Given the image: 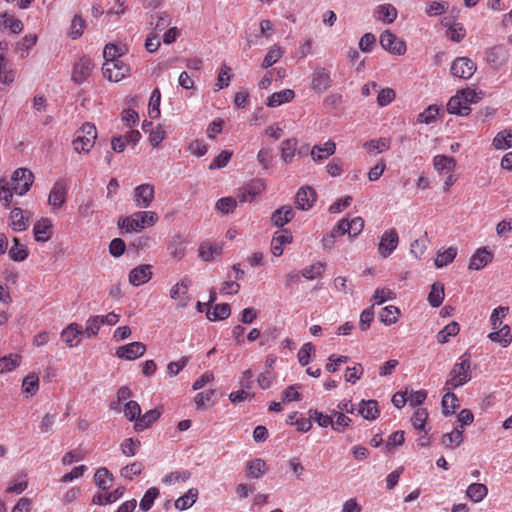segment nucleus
<instances>
[{
    "label": "nucleus",
    "instance_id": "obj_43",
    "mask_svg": "<svg viewBox=\"0 0 512 512\" xmlns=\"http://www.w3.org/2000/svg\"><path fill=\"white\" fill-rule=\"evenodd\" d=\"M298 141L295 138H290L284 140L281 144V159L285 163L292 162L296 149H297Z\"/></svg>",
    "mask_w": 512,
    "mask_h": 512
},
{
    "label": "nucleus",
    "instance_id": "obj_3",
    "mask_svg": "<svg viewBox=\"0 0 512 512\" xmlns=\"http://www.w3.org/2000/svg\"><path fill=\"white\" fill-rule=\"evenodd\" d=\"M97 139V129L94 124L86 122L77 131L73 140L74 150L78 153H88Z\"/></svg>",
    "mask_w": 512,
    "mask_h": 512
},
{
    "label": "nucleus",
    "instance_id": "obj_11",
    "mask_svg": "<svg viewBox=\"0 0 512 512\" xmlns=\"http://www.w3.org/2000/svg\"><path fill=\"white\" fill-rule=\"evenodd\" d=\"M399 243V236L395 228H391L384 232L382 235L378 251L383 258L389 257L393 251L397 248Z\"/></svg>",
    "mask_w": 512,
    "mask_h": 512
},
{
    "label": "nucleus",
    "instance_id": "obj_41",
    "mask_svg": "<svg viewBox=\"0 0 512 512\" xmlns=\"http://www.w3.org/2000/svg\"><path fill=\"white\" fill-rule=\"evenodd\" d=\"M460 331V326L456 321H451L437 334V341L439 344L449 342L451 337L456 336Z\"/></svg>",
    "mask_w": 512,
    "mask_h": 512
},
{
    "label": "nucleus",
    "instance_id": "obj_5",
    "mask_svg": "<svg viewBox=\"0 0 512 512\" xmlns=\"http://www.w3.org/2000/svg\"><path fill=\"white\" fill-rule=\"evenodd\" d=\"M381 47L394 55H404L406 52V43L399 39L390 30H385L379 37Z\"/></svg>",
    "mask_w": 512,
    "mask_h": 512
},
{
    "label": "nucleus",
    "instance_id": "obj_49",
    "mask_svg": "<svg viewBox=\"0 0 512 512\" xmlns=\"http://www.w3.org/2000/svg\"><path fill=\"white\" fill-rule=\"evenodd\" d=\"M9 257L16 262L24 261L28 257V251L16 237L13 238V245L9 250Z\"/></svg>",
    "mask_w": 512,
    "mask_h": 512
},
{
    "label": "nucleus",
    "instance_id": "obj_17",
    "mask_svg": "<svg viewBox=\"0 0 512 512\" xmlns=\"http://www.w3.org/2000/svg\"><path fill=\"white\" fill-rule=\"evenodd\" d=\"M83 335V329L81 325L77 323H70L61 332V339L69 348L76 347L81 342V336Z\"/></svg>",
    "mask_w": 512,
    "mask_h": 512
},
{
    "label": "nucleus",
    "instance_id": "obj_37",
    "mask_svg": "<svg viewBox=\"0 0 512 512\" xmlns=\"http://www.w3.org/2000/svg\"><path fill=\"white\" fill-rule=\"evenodd\" d=\"M22 357L17 353H11L9 355L0 358V374L8 373L13 371L21 364Z\"/></svg>",
    "mask_w": 512,
    "mask_h": 512
},
{
    "label": "nucleus",
    "instance_id": "obj_48",
    "mask_svg": "<svg viewBox=\"0 0 512 512\" xmlns=\"http://www.w3.org/2000/svg\"><path fill=\"white\" fill-rule=\"evenodd\" d=\"M457 256V249L455 247H449L442 252H438L434 264L437 268H442L452 263Z\"/></svg>",
    "mask_w": 512,
    "mask_h": 512
},
{
    "label": "nucleus",
    "instance_id": "obj_54",
    "mask_svg": "<svg viewBox=\"0 0 512 512\" xmlns=\"http://www.w3.org/2000/svg\"><path fill=\"white\" fill-rule=\"evenodd\" d=\"M23 392L28 396H33L39 389V378L36 374L27 375L22 382Z\"/></svg>",
    "mask_w": 512,
    "mask_h": 512
},
{
    "label": "nucleus",
    "instance_id": "obj_27",
    "mask_svg": "<svg viewBox=\"0 0 512 512\" xmlns=\"http://www.w3.org/2000/svg\"><path fill=\"white\" fill-rule=\"evenodd\" d=\"M199 257L204 261H212L222 254V245L216 242H203L199 246Z\"/></svg>",
    "mask_w": 512,
    "mask_h": 512
},
{
    "label": "nucleus",
    "instance_id": "obj_18",
    "mask_svg": "<svg viewBox=\"0 0 512 512\" xmlns=\"http://www.w3.org/2000/svg\"><path fill=\"white\" fill-rule=\"evenodd\" d=\"M493 253L487 247H481L471 256L468 268L470 270H481L493 260Z\"/></svg>",
    "mask_w": 512,
    "mask_h": 512
},
{
    "label": "nucleus",
    "instance_id": "obj_47",
    "mask_svg": "<svg viewBox=\"0 0 512 512\" xmlns=\"http://www.w3.org/2000/svg\"><path fill=\"white\" fill-rule=\"evenodd\" d=\"M231 314L230 305L227 303L216 304L212 311H208L206 316L210 321L227 319Z\"/></svg>",
    "mask_w": 512,
    "mask_h": 512
},
{
    "label": "nucleus",
    "instance_id": "obj_30",
    "mask_svg": "<svg viewBox=\"0 0 512 512\" xmlns=\"http://www.w3.org/2000/svg\"><path fill=\"white\" fill-rule=\"evenodd\" d=\"M434 169L439 173H453L456 168V161L453 157L446 155H436L433 158Z\"/></svg>",
    "mask_w": 512,
    "mask_h": 512
},
{
    "label": "nucleus",
    "instance_id": "obj_13",
    "mask_svg": "<svg viewBox=\"0 0 512 512\" xmlns=\"http://www.w3.org/2000/svg\"><path fill=\"white\" fill-rule=\"evenodd\" d=\"M93 67L94 65L89 57L80 58L73 66L72 80L76 84H82L89 78Z\"/></svg>",
    "mask_w": 512,
    "mask_h": 512
},
{
    "label": "nucleus",
    "instance_id": "obj_61",
    "mask_svg": "<svg viewBox=\"0 0 512 512\" xmlns=\"http://www.w3.org/2000/svg\"><path fill=\"white\" fill-rule=\"evenodd\" d=\"M447 36L453 42H461L466 36V29L462 23H454L447 30Z\"/></svg>",
    "mask_w": 512,
    "mask_h": 512
},
{
    "label": "nucleus",
    "instance_id": "obj_57",
    "mask_svg": "<svg viewBox=\"0 0 512 512\" xmlns=\"http://www.w3.org/2000/svg\"><path fill=\"white\" fill-rule=\"evenodd\" d=\"M103 325L100 315L91 316L86 320L85 333L88 337L96 336Z\"/></svg>",
    "mask_w": 512,
    "mask_h": 512
},
{
    "label": "nucleus",
    "instance_id": "obj_55",
    "mask_svg": "<svg viewBox=\"0 0 512 512\" xmlns=\"http://www.w3.org/2000/svg\"><path fill=\"white\" fill-rule=\"evenodd\" d=\"M509 308L506 306H499L492 311L490 322L493 330L503 327L502 319L507 316Z\"/></svg>",
    "mask_w": 512,
    "mask_h": 512
},
{
    "label": "nucleus",
    "instance_id": "obj_26",
    "mask_svg": "<svg viewBox=\"0 0 512 512\" xmlns=\"http://www.w3.org/2000/svg\"><path fill=\"white\" fill-rule=\"evenodd\" d=\"M447 111L450 114H456L460 116H467L471 109L466 105L463 97L460 95L459 91L456 95L452 96L447 103Z\"/></svg>",
    "mask_w": 512,
    "mask_h": 512
},
{
    "label": "nucleus",
    "instance_id": "obj_20",
    "mask_svg": "<svg viewBox=\"0 0 512 512\" xmlns=\"http://www.w3.org/2000/svg\"><path fill=\"white\" fill-rule=\"evenodd\" d=\"M34 237L37 242H47L50 240L53 234L52 221L43 217L36 221L33 227Z\"/></svg>",
    "mask_w": 512,
    "mask_h": 512
},
{
    "label": "nucleus",
    "instance_id": "obj_1",
    "mask_svg": "<svg viewBox=\"0 0 512 512\" xmlns=\"http://www.w3.org/2000/svg\"><path fill=\"white\" fill-rule=\"evenodd\" d=\"M460 359L461 361L453 366L448 375L444 388L446 390H453L463 386L471 379L470 356L467 353H464Z\"/></svg>",
    "mask_w": 512,
    "mask_h": 512
},
{
    "label": "nucleus",
    "instance_id": "obj_25",
    "mask_svg": "<svg viewBox=\"0 0 512 512\" xmlns=\"http://www.w3.org/2000/svg\"><path fill=\"white\" fill-rule=\"evenodd\" d=\"M125 492L124 487H118L114 491L108 492L102 491L100 493H97L93 496L92 502L96 505H107L116 502L118 499H120Z\"/></svg>",
    "mask_w": 512,
    "mask_h": 512
},
{
    "label": "nucleus",
    "instance_id": "obj_10",
    "mask_svg": "<svg viewBox=\"0 0 512 512\" xmlns=\"http://www.w3.org/2000/svg\"><path fill=\"white\" fill-rule=\"evenodd\" d=\"M332 84L331 72L325 67H317L311 75V87L316 93H324Z\"/></svg>",
    "mask_w": 512,
    "mask_h": 512
},
{
    "label": "nucleus",
    "instance_id": "obj_42",
    "mask_svg": "<svg viewBox=\"0 0 512 512\" xmlns=\"http://www.w3.org/2000/svg\"><path fill=\"white\" fill-rule=\"evenodd\" d=\"M246 470L249 477L257 479L266 473L267 467L264 460L257 458L247 463Z\"/></svg>",
    "mask_w": 512,
    "mask_h": 512
},
{
    "label": "nucleus",
    "instance_id": "obj_2",
    "mask_svg": "<svg viewBox=\"0 0 512 512\" xmlns=\"http://www.w3.org/2000/svg\"><path fill=\"white\" fill-rule=\"evenodd\" d=\"M158 221V215L153 211L135 212L131 216L119 220L118 225L126 232L140 231L152 227Z\"/></svg>",
    "mask_w": 512,
    "mask_h": 512
},
{
    "label": "nucleus",
    "instance_id": "obj_45",
    "mask_svg": "<svg viewBox=\"0 0 512 512\" xmlns=\"http://www.w3.org/2000/svg\"><path fill=\"white\" fill-rule=\"evenodd\" d=\"M359 413L367 420H374L379 416L378 403L376 400L362 401Z\"/></svg>",
    "mask_w": 512,
    "mask_h": 512
},
{
    "label": "nucleus",
    "instance_id": "obj_23",
    "mask_svg": "<svg viewBox=\"0 0 512 512\" xmlns=\"http://www.w3.org/2000/svg\"><path fill=\"white\" fill-rule=\"evenodd\" d=\"M336 151V144L332 140L325 142L324 146L314 145L311 149L312 160L316 163H321L332 156Z\"/></svg>",
    "mask_w": 512,
    "mask_h": 512
},
{
    "label": "nucleus",
    "instance_id": "obj_58",
    "mask_svg": "<svg viewBox=\"0 0 512 512\" xmlns=\"http://www.w3.org/2000/svg\"><path fill=\"white\" fill-rule=\"evenodd\" d=\"M449 9V3L447 1H431L427 4L425 12L428 16L442 15Z\"/></svg>",
    "mask_w": 512,
    "mask_h": 512
},
{
    "label": "nucleus",
    "instance_id": "obj_60",
    "mask_svg": "<svg viewBox=\"0 0 512 512\" xmlns=\"http://www.w3.org/2000/svg\"><path fill=\"white\" fill-rule=\"evenodd\" d=\"M191 476V473L188 470L174 471L171 472L163 478V482L168 485H173L178 482H185Z\"/></svg>",
    "mask_w": 512,
    "mask_h": 512
},
{
    "label": "nucleus",
    "instance_id": "obj_9",
    "mask_svg": "<svg viewBox=\"0 0 512 512\" xmlns=\"http://www.w3.org/2000/svg\"><path fill=\"white\" fill-rule=\"evenodd\" d=\"M485 60L494 69H499L507 64L509 50L504 45H495L485 52Z\"/></svg>",
    "mask_w": 512,
    "mask_h": 512
},
{
    "label": "nucleus",
    "instance_id": "obj_19",
    "mask_svg": "<svg viewBox=\"0 0 512 512\" xmlns=\"http://www.w3.org/2000/svg\"><path fill=\"white\" fill-rule=\"evenodd\" d=\"M152 276V266L149 264H142L130 271L129 282L133 286H140L147 283Z\"/></svg>",
    "mask_w": 512,
    "mask_h": 512
},
{
    "label": "nucleus",
    "instance_id": "obj_64",
    "mask_svg": "<svg viewBox=\"0 0 512 512\" xmlns=\"http://www.w3.org/2000/svg\"><path fill=\"white\" fill-rule=\"evenodd\" d=\"M395 297V293L389 288H378L375 290L371 301L373 305H380L386 300H391Z\"/></svg>",
    "mask_w": 512,
    "mask_h": 512
},
{
    "label": "nucleus",
    "instance_id": "obj_40",
    "mask_svg": "<svg viewBox=\"0 0 512 512\" xmlns=\"http://www.w3.org/2000/svg\"><path fill=\"white\" fill-rule=\"evenodd\" d=\"M450 391L451 390H447L442 397V411L445 416L452 415L459 407V400L457 396Z\"/></svg>",
    "mask_w": 512,
    "mask_h": 512
},
{
    "label": "nucleus",
    "instance_id": "obj_38",
    "mask_svg": "<svg viewBox=\"0 0 512 512\" xmlns=\"http://www.w3.org/2000/svg\"><path fill=\"white\" fill-rule=\"evenodd\" d=\"M487 494L488 488L482 483H472L466 490L467 497L475 503L482 501L487 496Z\"/></svg>",
    "mask_w": 512,
    "mask_h": 512
},
{
    "label": "nucleus",
    "instance_id": "obj_50",
    "mask_svg": "<svg viewBox=\"0 0 512 512\" xmlns=\"http://www.w3.org/2000/svg\"><path fill=\"white\" fill-rule=\"evenodd\" d=\"M444 286L441 283H434L428 295V302L432 307H439L444 300Z\"/></svg>",
    "mask_w": 512,
    "mask_h": 512
},
{
    "label": "nucleus",
    "instance_id": "obj_39",
    "mask_svg": "<svg viewBox=\"0 0 512 512\" xmlns=\"http://www.w3.org/2000/svg\"><path fill=\"white\" fill-rule=\"evenodd\" d=\"M198 494V489L190 488L183 496L175 501V508L179 510L190 508L198 499Z\"/></svg>",
    "mask_w": 512,
    "mask_h": 512
},
{
    "label": "nucleus",
    "instance_id": "obj_46",
    "mask_svg": "<svg viewBox=\"0 0 512 512\" xmlns=\"http://www.w3.org/2000/svg\"><path fill=\"white\" fill-rule=\"evenodd\" d=\"M284 54L282 47L278 44H274L269 48L261 64L262 68L267 69L275 64Z\"/></svg>",
    "mask_w": 512,
    "mask_h": 512
},
{
    "label": "nucleus",
    "instance_id": "obj_22",
    "mask_svg": "<svg viewBox=\"0 0 512 512\" xmlns=\"http://www.w3.org/2000/svg\"><path fill=\"white\" fill-rule=\"evenodd\" d=\"M264 189L265 184L262 180H253L244 188V190L241 193L238 194V201L240 203L251 202L257 195L262 193Z\"/></svg>",
    "mask_w": 512,
    "mask_h": 512
},
{
    "label": "nucleus",
    "instance_id": "obj_36",
    "mask_svg": "<svg viewBox=\"0 0 512 512\" xmlns=\"http://www.w3.org/2000/svg\"><path fill=\"white\" fill-rule=\"evenodd\" d=\"M464 429L455 428L450 433L443 434L441 443L446 448H456L463 442Z\"/></svg>",
    "mask_w": 512,
    "mask_h": 512
},
{
    "label": "nucleus",
    "instance_id": "obj_24",
    "mask_svg": "<svg viewBox=\"0 0 512 512\" xmlns=\"http://www.w3.org/2000/svg\"><path fill=\"white\" fill-rule=\"evenodd\" d=\"M190 286V280L187 277L181 279V281L177 282L170 289V297L173 300H179V306L185 307L188 304V299L186 295L188 293V289Z\"/></svg>",
    "mask_w": 512,
    "mask_h": 512
},
{
    "label": "nucleus",
    "instance_id": "obj_21",
    "mask_svg": "<svg viewBox=\"0 0 512 512\" xmlns=\"http://www.w3.org/2000/svg\"><path fill=\"white\" fill-rule=\"evenodd\" d=\"M292 239L291 232L286 229L275 232L271 240V253L276 257L281 256L284 245L291 243Z\"/></svg>",
    "mask_w": 512,
    "mask_h": 512
},
{
    "label": "nucleus",
    "instance_id": "obj_29",
    "mask_svg": "<svg viewBox=\"0 0 512 512\" xmlns=\"http://www.w3.org/2000/svg\"><path fill=\"white\" fill-rule=\"evenodd\" d=\"M294 217V211L291 206H282L275 210L271 216V222L276 227H283Z\"/></svg>",
    "mask_w": 512,
    "mask_h": 512
},
{
    "label": "nucleus",
    "instance_id": "obj_34",
    "mask_svg": "<svg viewBox=\"0 0 512 512\" xmlns=\"http://www.w3.org/2000/svg\"><path fill=\"white\" fill-rule=\"evenodd\" d=\"M94 482L101 491H106L112 485L113 475L107 468L101 467L94 474Z\"/></svg>",
    "mask_w": 512,
    "mask_h": 512
},
{
    "label": "nucleus",
    "instance_id": "obj_56",
    "mask_svg": "<svg viewBox=\"0 0 512 512\" xmlns=\"http://www.w3.org/2000/svg\"><path fill=\"white\" fill-rule=\"evenodd\" d=\"M125 53V49L115 44H107L103 51L105 62H113Z\"/></svg>",
    "mask_w": 512,
    "mask_h": 512
},
{
    "label": "nucleus",
    "instance_id": "obj_63",
    "mask_svg": "<svg viewBox=\"0 0 512 512\" xmlns=\"http://www.w3.org/2000/svg\"><path fill=\"white\" fill-rule=\"evenodd\" d=\"M232 157V152L228 150H223L220 152L218 156H216L212 162L209 164V170L221 169L229 163Z\"/></svg>",
    "mask_w": 512,
    "mask_h": 512
},
{
    "label": "nucleus",
    "instance_id": "obj_16",
    "mask_svg": "<svg viewBox=\"0 0 512 512\" xmlns=\"http://www.w3.org/2000/svg\"><path fill=\"white\" fill-rule=\"evenodd\" d=\"M30 217L31 213L29 211L15 207L10 212L9 225L16 232L25 231L28 228Z\"/></svg>",
    "mask_w": 512,
    "mask_h": 512
},
{
    "label": "nucleus",
    "instance_id": "obj_6",
    "mask_svg": "<svg viewBox=\"0 0 512 512\" xmlns=\"http://www.w3.org/2000/svg\"><path fill=\"white\" fill-rule=\"evenodd\" d=\"M67 193V182L63 179L57 180L52 186L48 196V203L51 206L52 211L59 210L65 204Z\"/></svg>",
    "mask_w": 512,
    "mask_h": 512
},
{
    "label": "nucleus",
    "instance_id": "obj_59",
    "mask_svg": "<svg viewBox=\"0 0 512 512\" xmlns=\"http://www.w3.org/2000/svg\"><path fill=\"white\" fill-rule=\"evenodd\" d=\"M159 496V490L155 487L149 488L144 496L142 497L140 501V509L143 511H149L153 504L155 499Z\"/></svg>",
    "mask_w": 512,
    "mask_h": 512
},
{
    "label": "nucleus",
    "instance_id": "obj_52",
    "mask_svg": "<svg viewBox=\"0 0 512 512\" xmlns=\"http://www.w3.org/2000/svg\"><path fill=\"white\" fill-rule=\"evenodd\" d=\"M493 146L498 150H505L512 147V131H501L493 139Z\"/></svg>",
    "mask_w": 512,
    "mask_h": 512
},
{
    "label": "nucleus",
    "instance_id": "obj_62",
    "mask_svg": "<svg viewBox=\"0 0 512 512\" xmlns=\"http://www.w3.org/2000/svg\"><path fill=\"white\" fill-rule=\"evenodd\" d=\"M439 114V108L437 105L428 106L423 112L418 115L417 121L419 123L430 124L436 120Z\"/></svg>",
    "mask_w": 512,
    "mask_h": 512
},
{
    "label": "nucleus",
    "instance_id": "obj_35",
    "mask_svg": "<svg viewBox=\"0 0 512 512\" xmlns=\"http://www.w3.org/2000/svg\"><path fill=\"white\" fill-rule=\"evenodd\" d=\"M161 415V412L158 409H152L146 412L144 415L140 414V417L135 423V430L142 431L148 427H150Z\"/></svg>",
    "mask_w": 512,
    "mask_h": 512
},
{
    "label": "nucleus",
    "instance_id": "obj_51",
    "mask_svg": "<svg viewBox=\"0 0 512 512\" xmlns=\"http://www.w3.org/2000/svg\"><path fill=\"white\" fill-rule=\"evenodd\" d=\"M325 271V264L322 262H316L309 266H306L302 271L301 275L307 280H314L320 278Z\"/></svg>",
    "mask_w": 512,
    "mask_h": 512
},
{
    "label": "nucleus",
    "instance_id": "obj_32",
    "mask_svg": "<svg viewBox=\"0 0 512 512\" xmlns=\"http://www.w3.org/2000/svg\"><path fill=\"white\" fill-rule=\"evenodd\" d=\"M488 338L493 342L499 343L502 347H507L512 342L510 327L505 324L503 327L489 333Z\"/></svg>",
    "mask_w": 512,
    "mask_h": 512
},
{
    "label": "nucleus",
    "instance_id": "obj_8",
    "mask_svg": "<svg viewBox=\"0 0 512 512\" xmlns=\"http://www.w3.org/2000/svg\"><path fill=\"white\" fill-rule=\"evenodd\" d=\"M477 69L476 63L468 57H457L450 68L451 74L460 79L471 78Z\"/></svg>",
    "mask_w": 512,
    "mask_h": 512
},
{
    "label": "nucleus",
    "instance_id": "obj_28",
    "mask_svg": "<svg viewBox=\"0 0 512 512\" xmlns=\"http://www.w3.org/2000/svg\"><path fill=\"white\" fill-rule=\"evenodd\" d=\"M397 9L391 4H381L374 10V17L383 23H393L397 18Z\"/></svg>",
    "mask_w": 512,
    "mask_h": 512
},
{
    "label": "nucleus",
    "instance_id": "obj_33",
    "mask_svg": "<svg viewBox=\"0 0 512 512\" xmlns=\"http://www.w3.org/2000/svg\"><path fill=\"white\" fill-rule=\"evenodd\" d=\"M391 141L389 138L381 137L372 139L363 144V148L369 154H378L387 151L390 148Z\"/></svg>",
    "mask_w": 512,
    "mask_h": 512
},
{
    "label": "nucleus",
    "instance_id": "obj_53",
    "mask_svg": "<svg viewBox=\"0 0 512 512\" xmlns=\"http://www.w3.org/2000/svg\"><path fill=\"white\" fill-rule=\"evenodd\" d=\"M161 92L158 88H155L150 96L148 113L151 118H158L161 114L160 111Z\"/></svg>",
    "mask_w": 512,
    "mask_h": 512
},
{
    "label": "nucleus",
    "instance_id": "obj_15",
    "mask_svg": "<svg viewBox=\"0 0 512 512\" xmlns=\"http://www.w3.org/2000/svg\"><path fill=\"white\" fill-rule=\"evenodd\" d=\"M154 186L151 184H142L134 189V202L139 208H147L154 200Z\"/></svg>",
    "mask_w": 512,
    "mask_h": 512
},
{
    "label": "nucleus",
    "instance_id": "obj_44",
    "mask_svg": "<svg viewBox=\"0 0 512 512\" xmlns=\"http://www.w3.org/2000/svg\"><path fill=\"white\" fill-rule=\"evenodd\" d=\"M400 316V310L394 306L389 305L381 309L379 313V319L385 325H392L398 321Z\"/></svg>",
    "mask_w": 512,
    "mask_h": 512
},
{
    "label": "nucleus",
    "instance_id": "obj_7",
    "mask_svg": "<svg viewBox=\"0 0 512 512\" xmlns=\"http://www.w3.org/2000/svg\"><path fill=\"white\" fill-rule=\"evenodd\" d=\"M102 71L104 77L109 81L119 82L129 74L130 68L119 59L113 62H104Z\"/></svg>",
    "mask_w": 512,
    "mask_h": 512
},
{
    "label": "nucleus",
    "instance_id": "obj_14",
    "mask_svg": "<svg viewBox=\"0 0 512 512\" xmlns=\"http://www.w3.org/2000/svg\"><path fill=\"white\" fill-rule=\"evenodd\" d=\"M146 346L142 342H132L117 348L115 355L125 360H135L144 355Z\"/></svg>",
    "mask_w": 512,
    "mask_h": 512
},
{
    "label": "nucleus",
    "instance_id": "obj_12",
    "mask_svg": "<svg viewBox=\"0 0 512 512\" xmlns=\"http://www.w3.org/2000/svg\"><path fill=\"white\" fill-rule=\"evenodd\" d=\"M317 200L316 191L310 186L299 188L295 195V205L297 209L307 211L311 209Z\"/></svg>",
    "mask_w": 512,
    "mask_h": 512
},
{
    "label": "nucleus",
    "instance_id": "obj_4",
    "mask_svg": "<svg viewBox=\"0 0 512 512\" xmlns=\"http://www.w3.org/2000/svg\"><path fill=\"white\" fill-rule=\"evenodd\" d=\"M34 176L32 172L26 168L16 169L11 176L12 190L16 195L22 196L26 194L33 184Z\"/></svg>",
    "mask_w": 512,
    "mask_h": 512
},
{
    "label": "nucleus",
    "instance_id": "obj_31",
    "mask_svg": "<svg viewBox=\"0 0 512 512\" xmlns=\"http://www.w3.org/2000/svg\"><path fill=\"white\" fill-rule=\"evenodd\" d=\"M295 97V93L291 89H284L279 92H274L267 99V106L269 107H278L284 103L291 102Z\"/></svg>",
    "mask_w": 512,
    "mask_h": 512
}]
</instances>
